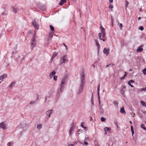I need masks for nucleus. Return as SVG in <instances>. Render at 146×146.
I'll return each instance as SVG.
<instances>
[{"label": "nucleus", "mask_w": 146, "mask_h": 146, "mask_svg": "<svg viewBox=\"0 0 146 146\" xmlns=\"http://www.w3.org/2000/svg\"><path fill=\"white\" fill-rule=\"evenodd\" d=\"M81 83L80 86L79 87L78 91V94H80L82 91L84 86V74L83 70H82L81 73H80Z\"/></svg>", "instance_id": "1"}, {"label": "nucleus", "mask_w": 146, "mask_h": 146, "mask_svg": "<svg viewBox=\"0 0 146 146\" xmlns=\"http://www.w3.org/2000/svg\"><path fill=\"white\" fill-rule=\"evenodd\" d=\"M66 78V77L64 76L62 80L60 89L58 90L57 93L58 94H60L62 92V90L64 88V86L65 83Z\"/></svg>", "instance_id": "2"}, {"label": "nucleus", "mask_w": 146, "mask_h": 146, "mask_svg": "<svg viewBox=\"0 0 146 146\" xmlns=\"http://www.w3.org/2000/svg\"><path fill=\"white\" fill-rule=\"evenodd\" d=\"M36 36L35 34L34 35L32 38L31 41V47L32 49V50H33V48L36 45Z\"/></svg>", "instance_id": "3"}, {"label": "nucleus", "mask_w": 146, "mask_h": 146, "mask_svg": "<svg viewBox=\"0 0 146 146\" xmlns=\"http://www.w3.org/2000/svg\"><path fill=\"white\" fill-rule=\"evenodd\" d=\"M68 62L67 55H64L60 58V64L62 65L63 63H65Z\"/></svg>", "instance_id": "4"}, {"label": "nucleus", "mask_w": 146, "mask_h": 146, "mask_svg": "<svg viewBox=\"0 0 146 146\" xmlns=\"http://www.w3.org/2000/svg\"><path fill=\"white\" fill-rule=\"evenodd\" d=\"M32 24L33 25L35 29L37 30L38 29L39 25L36 21L35 20H34L32 23Z\"/></svg>", "instance_id": "5"}, {"label": "nucleus", "mask_w": 146, "mask_h": 146, "mask_svg": "<svg viewBox=\"0 0 146 146\" xmlns=\"http://www.w3.org/2000/svg\"><path fill=\"white\" fill-rule=\"evenodd\" d=\"M7 124L5 123L2 122L0 123V128L3 129H7V128L6 127V126H7Z\"/></svg>", "instance_id": "6"}, {"label": "nucleus", "mask_w": 146, "mask_h": 146, "mask_svg": "<svg viewBox=\"0 0 146 146\" xmlns=\"http://www.w3.org/2000/svg\"><path fill=\"white\" fill-rule=\"evenodd\" d=\"M110 49L109 48H105L103 50L104 53L107 56L109 54Z\"/></svg>", "instance_id": "7"}, {"label": "nucleus", "mask_w": 146, "mask_h": 146, "mask_svg": "<svg viewBox=\"0 0 146 146\" xmlns=\"http://www.w3.org/2000/svg\"><path fill=\"white\" fill-rule=\"evenodd\" d=\"M53 111L52 110H48L47 111L45 114L46 115H48V118L50 117V115L52 113V112Z\"/></svg>", "instance_id": "8"}, {"label": "nucleus", "mask_w": 146, "mask_h": 146, "mask_svg": "<svg viewBox=\"0 0 146 146\" xmlns=\"http://www.w3.org/2000/svg\"><path fill=\"white\" fill-rule=\"evenodd\" d=\"M56 72L54 70H53V71L50 74L49 77L50 78H51L53 77L56 74Z\"/></svg>", "instance_id": "9"}, {"label": "nucleus", "mask_w": 146, "mask_h": 146, "mask_svg": "<svg viewBox=\"0 0 146 146\" xmlns=\"http://www.w3.org/2000/svg\"><path fill=\"white\" fill-rule=\"evenodd\" d=\"M99 112L101 114H103L104 113V110L102 107L100 106H99Z\"/></svg>", "instance_id": "10"}, {"label": "nucleus", "mask_w": 146, "mask_h": 146, "mask_svg": "<svg viewBox=\"0 0 146 146\" xmlns=\"http://www.w3.org/2000/svg\"><path fill=\"white\" fill-rule=\"evenodd\" d=\"M142 46H140L137 50V52H141L143 50V48H142Z\"/></svg>", "instance_id": "11"}, {"label": "nucleus", "mask_w": 146, "mask_h": 146, "mask_svg": "<svg viewBox=\"0 0 146 146\" xmlns=\"http://www.w3.org/2000/svg\"><path fill=\"white\" fill-rule=\"evenodd\" d=\"M95 42H96V46H98V51L100 48V45L98 41L96 40H95Z\"/></svg>", "instance_id": "12"}, {"label": "nucleus", "mask_w": 146, "mask_h": 146, "mask_svg": "<svg viewBox=\"0 0 146 146\" xmlns=\"http://www.w3.org/2000/svg\"><path fill=\"white\" fill-rule=\"evenodd\" d=\"M75 128V127L74 126H72L70 128L69 131V134L70 135H71V132L74 130Z\"/></svg>", "instance_id": "13"}, {"label": "nucleus", "mask_w": 146, "mask_h": 146, "mask_svg": "<svg viewBox=\"0 0 146 146\" xmlns=\"http://www.w3.org/2000/svg\"><path fill=\"white\" fill-rule=\"evenodd\" d=\"M134 82V81L133 80H131L129 81L128 82V84L131 87H133V86L131 85V83Z\"/></svg>", "instance_id": "14"}, {"label": "nucleus", "mask_w": 146, "mask_h": 146, "mask_svg": "<svg viewBox=\"0 0 146 146\" xmlns=\"http://www.w3.org/2000/svg\"><path fill=\"white\" fill-rule=\"evenodd\" d=\"M7 74H5L1 76H0V80H2L4 78L7 77Z\"/></svg>", "instance_id": "15"}, {"label": "nucleus", "mask_w": 146, "mask_h": 146, "mask_svg": "<svg viewBox=\"0 0 146 146\" xmlns=\"http://www.w3.org/2000/svg\"><path fill=\"white\" fill-rule=\"evenodd\" d=\"M104 131H108V132H110V130H111V129L110 128L108 127H106L104 128Z\"/></svg>", "instance_id": "16"}, {"label": "nucleus", "mask_w": 146, "mask_h": 146, "mask_svg": "<svg viewBox=\"0 0 146 146\" xmlns=\"http://www.w3.org/2000/svg\"><path fill=\"white\" fill-rule=\"evenodd\" d=\"M66 2V0H61L60 2L59 3V4L60 5H62L64 3H65Z\"/></svg>", "instance_id": "17"}, {"label": "nucleus", "mask_w": 146, "mask_h": 146, "mask_svg": "<svg viewBox=\"0 0 146 146\" xmlns=\"http://www.w3.org/2000/svg\"><path fill=\"white\" fill-rule=\"evenodd\" d=\"M100 29L102 33H105V29L103 27H102V26H101L100 27Z\"/></svg>", "instance_id": "18"}, {"label": "nucleus", "mask_w": 146, "mask_h": 146, "mask_svg": "<svg viewBox=\"0 0 146 146\" xmlns=\"http://www.w3.org/2000/svg\"><path fill=\"white\" fill-rule=\"evenodd\" d=\"M120 112L121 113H125V112L123 108H122L120 109Z\"/></svg>", "instance_id": "19"}, {"label": "nucleus", "mask_w": 146, "mask_h": 146, "mask_svg": "<svg viewBox=\"0 0 146 146\" xmlns=\"http://www.w3.org/2000/svg\"><path fill=\"white\" fill-rule=\"evenodd\" d=\"M125 9L126 10L127 9V7L128 5V4H129V2L127 1V0H125Z\"/></svg>", "instance_id": "20"}, {"label": "nucleus", "mask_w": 146, "mask_h": 146, "mask_svg": "<svg viewBox=\"0 0 146 146\" xmlns=\"http://www.w3.org/2000/svg\"><path fill=\"white\" fill-rule=\"evenodd\" d=\"M140 103L143 106H146V103L143 101H141Z\"/></svg>", "instance_id": "21"}, {"label": "nucleus", "mask_w": 146, "mask_h": 146, "mask_svg": "<svg viewBox=\"0 0 146 146\" xmlns=\"http://www.w3.org/2000/svg\"><path fill=\"white\" fill-rule=\"evenodd\" d=\"M145 125L143 124H141V127L143 129L146 131V128H145Z\"/></svg>", "instance_id": "22"}, {"label": "nucleus", "mask_w": 146, "mask_h": 146, "mask_svg": "<svg viewBox=\"0 0 146 146\" xmlns=\"http://www.w3.org/2000/svg\"><path fill=\"white\" fill-rule=\"evenodd\" d=\"M117 25L119 26L120 30H122V27H123V25L121 23H117Z\"/></svg>", "instance_id": "23"}, {"label": "nucleus", "mask_w": 146, "mask_h": 146, "mask_svg": "<svg viewBox=\"0 0 146 146\" xmlns=\"http://www.w3.org/2000/svg\"><path fill=\"white\" fill-rule=\"evenodd\" d=\"M91 103L93 105H94V98L93 97V94H92V98H91Z\"/></svg>", "instance_id": "24"}, {"label": "nucleus", "mask_w": 146, "mask_h": 146, "mask_svg": "<svg viewBox=\"0 0 146 146\" xmlns=\"http://www.w3.org/2000/svg\"><path fill=\"white\" fill-rule=\"evenodd\" d=\"M15 82H12L10 84L9 86V88H11L12 86H13V85L15 84Z\"/></svg>", "instance_id": "25"}, {"label": "nucleus", "mask_w": 146, "mask_h": 146, "mask_svg": "<svg viewBox=\"0 0 146 146\" xmlns=\"http://www.w3.org/2000/svg\"><path fill=\"white\" fill-rule=\"evenodd\" d=\"M114 124H115V125L117 127L116 129H117L118 128V125L117 122V121H114Z\"/></svg>", "instance_id": "26"}, {"label": "nucleus", "mask_w": 146, "mask_h": 146, "mask_svg": "<svg viewBox=\"0 0 146 146\" xmlns=\"http://www.w3.org/2000/svg\"><path fill=\"white\" fill-rule=\"evenodd\" d=\"M42 127V125L41 124H39L38 125L37 127V128L38 129H40Z\"/></svg>", "instance_id": "27"}, {"label": "nucleus", "mask_w": 146, "mask_h": 146, "mask_svg": "<svg viewBox=\"0 0 146 146\" xmlns=\"http://www.w3.org/2000/svg\"><path fill=\"white\" fill-rule=\"evenodd\" d=\"M50 29L52 31H54V27L52 25H50Z\"/></svg>", "instance_id": "28"}, {"label": "nucleus", "mask_w": 146, "mask_h": 146, "mask_svg": "<svg viewBox=\"0 0 146 146\" xmlns=\"http://www.w3.org/2000/svg\"><path fill=\"white\" fill-rule=\"evenodd\" d=\"M17 8H15L14 7H13V12L15 13H16L17 12Z\"/></svg>", "instance_id": "29"}, {"label": "nucleus", "mask_w": 146, "mask_h": 146, "mask_svg": "<svg viewBox=\"0 0 146 146\" xmlns=\"http://www.w3.org/2000/svg\"><path fill=\"white\" fill-rule=\"evenodd\" d=\"M99 90H100V85H99L98 87V88L97 90H98V92H97V94L98 96H99Z\"/></svg>", "instance_id": "30"}, {"label": "nucleus", "mask_w": 146, "mask_h": 146, "mask_svg": "<svg viewBox=\"0 0 146 146\" xmlns=\"http://www.w3.org/2000/svg\"><path fill=\"white\" fill-rule=\"evenodd\" d=\"M131 131L132 133V135L133 136V134L134 133V131H133V126H131Z\"/></svg>", "instance_id": "31"}, {"label": "nucleus", "mask_w": 146, "mask_h": 146, "mask_svg": "<svg viewBox=\"0 0 146 146\" xmlns=\"http://www.w3.org/2000/svg\"><path fill=\"white\" fill-rule=\"evenodd\" d=\"M139 29L142 31L144 29V28L143 26H140L139 27Z\"/></svg>", "instance_id": "32"}, {"label": "nucleus", "mask_w": 146, "mask_h": 146, "mask_svg": "<svg viewBox=\"0 0 146 146\" xmlns=\"http://www.w3.org/2000/svg\"><path fill=\"white\" fill-rule=\"evenodd\" d=\"M53 36V33H50L49 34V37L50 38H52Z\"/></svg>", "instance_id": "33"}, {"label": "nucleus", "mask_w": 146, "mask_h": 146, "mask_svg": "<svg viewBox=\"0 0 146 146\" xmlns=\"http://www.w3.org/2000/svg\"><path fill=\"white\" fill-rule=\"evenodd\" d=\"M83 122H82L81 123V126L84 129H86V127H84V125H83Z\"/></svg>", "instance_id": "34"}, {"label": "nucleus", "mask_w": 146, "mask_h": 146, "mask_svg": "<svg viewBox=\"0 0 146 146\" xmlns=\"http://www.w3.org/2000/svg\"><path fill=\"white\" fill-rule=\"evenodd\" d=\"M101 120L102 121H104L106 120V119L103 117L101 118Z\"/></svg>", "instance_id": "35"}, {"label": "nucleus", "mask_w": 146, "mask_h": 146, "mask_svg": "<svg viewBox=\"0 0 146 146\" xmlns=\"http://www.w3.org/2000/svg\"><path fill=\"white\" fill-rule=\"evenodd\" d=\"M143 72L144 75H146V68H145L143 70Z\"/></svg>", "instance_id": "36"}, {"label": "nucleus", "mask_w": 146, "mask_h": 146, "mask_svg": "<svg viewBox=\"0 0 146 146\" xmlns=\"http://www.w3.org/2000/svg\"><path fill=\"white\" fill-rule=\"evenodd\" d=\"M102 33V37L103 38H104L106 37L105 33Z\"/></svg>", "instance_id": "37"}, {"label": "nucleus", "mask_w": 146, "mask_h": 146, "mask_svg": "<svg viewBox=\"0 0 146 146\" xmlns=\"http://www.w3.org/2000/svg\"><path fill=\"white\" fill-rule=\"evenodd\" d=\"M35 102H36L35 101H32L31 102H30V104L31 105L35 103Z\"/></svg>", "instance_id": "38"}, {"label": "nucleus", "mask_w": 146, "mask_h": 146, "mask_svg": "<svg viewBox=\"0 0 146 146\" xmlns=\"http://www.w3.org/2000/svg\"><path fill=\"white\" fill-rule=\"evenodd\" d=\"M57 76H54L53 77V79L54 80H55L56 81L57 80Z\"/></svg>", "instance_id": "39"}, {"label": "nucleus", "mask_w": 146, "mask_h": 146, "mask_svg": "<svg viewBox=\"0 0 146 146\" xmlns=\"http://www.w3.org/2000/svg\"><path fill=\"white\" fill-rule=\"evenodd\" d=\"M98 36L100 39H101V36H102V33H100L98 34Z\"/></svg>", "instance_id": "40"}, {"label": "nucleus", "mask_w": 146, "mask_h": 146, "mask_svg": "<svg viewBox=\"0 0 146 146\" xmlns=\"http://www.w3.org/2000/svg\"><path fill=\"white\" fill-rule=\"evenodd\" d=\"M11 144L12 145L13 143H11V142H10L8 143L7 145L8 146H12V145H11Z\"/></svg>", "instance_id": "41"}, {"label": "nucleus", "mask_w": 146, "mask_h": 146, "mask_svg": "<svg viewBox=\"0 0 146 146\" xmlns=\"http://www.w3.org/2000/svg\"><path fill=\"white\" fill-rule=\"evenodd\" d=\"M141 91H146V87H145V88H142L141 89Z\"/></svg>", "instance_id": "42"}, {"label": "nucleus", "mask_w": 146, "mask_h": 146, "mask_svg": "<svg viewBox=\"0 0 146 146\" xmlns=\"http://www.w3.org/2000/svg\"><path fill=\"white\" fill-rule=\"evenodd\" d=\"M57 54L55 52L53 53V54H52V57H54L55 56L57 55Z\"/></svg>", "instance_id": "43"}, {"label": "nucleus", "mask_w": 146, "mask_h": 146, "mask_svg": "<svg viewBox=\"0 0 146 146\" xmlns=\"http://www.w3.org/2000/svg\"><path fill=\"white\" fill-rule=\"evenodd\" d=\"M113 6L111 4H110L109 6V9H112L113 8Z\"/></svg>", "instance_id": "44"}, {"label": "nucleus", "mask_w": 146, "mask_h": 146, "mask_svg": "<svg viewBox=\"0 0 146 146\" xmlns=\"http://www.w3.org/2000/svg\"><path fill=\"white\" fill-rule=\"evenodd\" d=\"M111 22H112V26H113V19L112 16H111Z\"/></svg>", "instance_id": "45"}, {"label": "nucleus", "mask_w": 146, "mask_h": 146, "mask_svg": "<svg viewBox=\"0 0 146 146\" xmlns=\"http://www.w3.org/2000/svg\"><path fill=\"white\" fill-rule=\"evenodd\" d=\"M63 44L64 46L66 48V50H67L68 49V48L67 47V46L64 43H63Z\"/></svg>", "instance_id": "46"}, {"label": "nucleus", "mask_w": 146, "mask_h": 146, "mask_svg": "<svg viewBox=\"0 0 146 146\" xmlns=\"http://www.w3.org/2000/svg\"><path fill=\"white\" fill-rule=\"evenodd\" d=\"M98 101H99V104H100V96H98Z\"/></svg>", "instance_id": "47"}, {"label": "nucleus", "mask_w": 146, "mask_h": 146, "mask_svg": "<svg viewBox=\"0 0 146 146\" xmlns=\"http://www.w3.org/2000/svg\"><path fill=\"white\" fill-rule=\"evenodd\" d=\"M125 74L123 76V77L124 78H125L126 76L127 75V74L126 73V72H125Z\"/></svg>", "instance_id": "48"}, {"label": "nucleus", "mask_w": 146, "mask_h": 146, "mask_svg": "<svg viewBox=\"0 0 146 146\" xmlns=\"http://www.w3.org/2000/svg\"><path fill=\"white\" fill-rule=\"evenodd\" d=\"M36 96L37 97V98H36V100L37 101L39 99V96L38 94L36 95Z\"/></svg>", "instance_id": "49"}, {"label": "nucleus", "mask_w": 146, "mask_h": 146, "mask_svg": "<svg viewBox=\"0 0 146 146\" xmlns=\"http://www.w3.org/2000/svg\"><path fill=\"white\" fill-rule=\"evenodd\" d=\"M84 143L85 145H88V143L87 142H84Z\"/></svg>", "instance_id": "50"}, {"label": "nucleus", "mask_w": 146, "mask_h": 146, "mask_svg": "<svg viewBox=\"0 0 146 146\" xmlns=\"http://www.w3.org/2000/svg\"><path fill=\"white\" fill-rule=\"evenodd\" d=\"M124 78H124V77L123 76V77H121V78H120V79L121 80H123V79H124Z\"/></svg>", "instance_id": "51"}, {"label": "nucleus", "mask_w": 146, "mask_h": 146, "mask_svg": "<svg viewBox=\"0 0 146 146\" xmlns=\"http://www.w3.org/2000/svg\"><path fill=\"white\" fill-rule=\"evenodd\" d=\"M78 143V142L77 141H75L74 142V143L75 144H77Z\"/></svg>", "instance_id": "52"}, {"label": "nucleus", "mask_w": 146, "mask_h": 146, "mask_svg": "<svg viewBox=\"0 0 146 146\" xmlns=\"http://www.w3.org/2000/svg\"><path fill=\"white\" fill-rule=\"evenodd\" d=\"M111 64H108L107 65H106V67L107 68V67H108V66H110Z\"/></svg>", "instance_id": "53"}, {"label": "nucleus", "mask_w": 146, "mask_h": 146, "mask_svg": "<svg viewBox=\"0 0 146 146\" xmlns=\"http://www.w3.org/2000/svg\"><path fill=\"white\" fill-rule=\"evenodd\" d=\"M110 1V3H111L113 2V0H109Z\"/></svg>", "instance_id": "54"}, {"label": "nucleus", "mask_w": 146, "mask_h": 146, "mask_svg": "<svg viewBox=\"0 0 146 146\" xmlns=\"http://www.w3.org/2000/svg\"><path fill=\"white\" fill-rule=\"evenodd\" d=\"M74 123H72L71 124V126H72H72H74Z\"/></svg>", "instance_id": "55"}, {"label": "nucleus", "mask_w": 146, "mask_h": 146, "mask_svg": "<svg viewBox=\"0 0 146 146\" xmlns=\"http://www.w3.org/2000/svg\"><path fill=\"white\" fill-rule=\"evenodd\" d=\"M100 39L103 41H105V40L104 39H102L101 38V39Z\"/></svg>", "instance_id": "56"}, {"label": "nucleus", "mask_w": 146, "mask_h": 146, "mask_svg": "<svg viewBox=\"0 0 146 146\" xmlns=\"http://www.w3.org/2000/svg\"><path fill=\"white\" fill-rule=\"evenodd\" d=\"M142 9L141 8H140L139 9V11H140V12H142Z\"/></svg>", "instance_id": "57"}, {"label": "nucleus", "mask_w": 146, "mask_h": 146, "mask_svg": "<svg viewBox=\"0 0 146 146\" xmlns=\"http://www.w3.org/2000/svg\"><path fill=\"white\" fill-rule=\"evenodd\" d=\"M25 57H23L21 59V61H22L23 60H24L25 59Z\"/></svg>", "instance_id": "58"}, {"label": "nucleus", "mask_w": 146, "mask_h": 146, "mask_svg": "<svg viewBox=\"0 0 146 146\" xmlns=\"http://www.w3.org/2000/svg\"><path fill=\"white\" fill-rule=\"evenodd\" d=\"M45 102H46V101H47V97H45Z\"/></svg>", "instance_id": "59"}, {"label": "nucleus", "mask_w": 146, "mask_h": 146, "mask_svg": "<svg viewBox=\"0 0 146 146\" xmlns=\"http://www.w3.org/2000/svg\"><path fill=\"white\" fill-rule=\"evenodd\" d=\"M141 19V17H139L138 18V20H139Z\"/></svg>", "instance_id": "60"}, {"label": "nucleus", "mask_w": 146, "mask_h": 146, "mask_svg": "<svg viewBox=\"0 0 146 146\" xmlns=\"http://www.w3.org/2000/svg\"><path fill=\"white\" fill-rule=\"evenodd\" d=\"M104 134H105V135H106L107 134V131H105Z\"/></svg>", "instance_id": "61"}, {"label": "nucleus", "mask_w": 146, "mask_h": 146, "mask_svg": "<svg viewBox=\"0 0 146 146\" xmlns=\"http://www.w3.org/2000/svg\"><path fill=\"white\" fill-rule=\"evenodd\" d=\"M90 121H92V117H90Z\"/></svg>", "instance_id": "62"}, {"label": "nucleus", "mask_w": 146, "mask_h": 146, "mask_svg": "<svg viewBox=\"0 0 146 146\" xmlns=\"http://www.w3.org/2000/svg\"><path fill=\"white\" fill-rule=\"evenodd\" d=\"M53 57H52H52L51 58V59H50V60H53Z\"/></svg>", "instance_id": "63"}, {"label": "nucleus", "mask_w": 146, "mask_h": 146, "mask_svg": "<svg viewBox=\"0 0 146 146\" xmlns=\"http://www.w3.org/2000/svg\"><path fill=\"white\" fill-rule=\"evenodd\" d=\"M68 146H73L71 144H70Z\"/></svg>", "instance_id": "64"}]
</instances>
